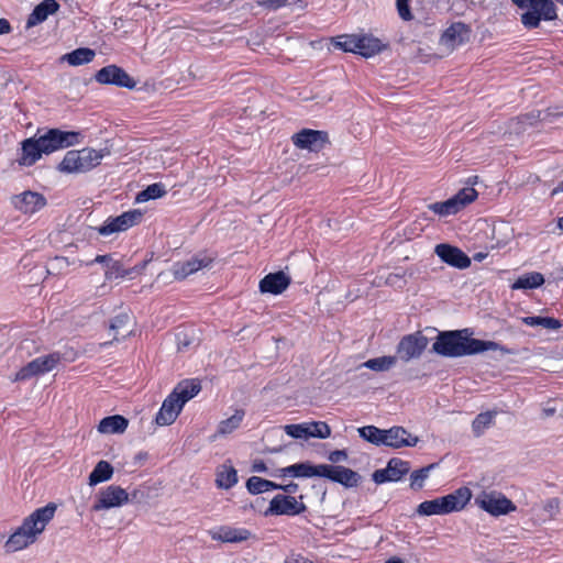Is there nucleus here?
<instances>
[{
  "label": "nucleus",
  "instance_id": "c9c22d12",
  "mask_svg": "<svg viewBox=\"0 0 563 563\" xmlns=\"http://www.w3.org/2000/svg\"><path fill=\"white\" fill-rule=\"evenodd\" d=\"M280 476H291V477H311V463L309 462H301L296 463L292 465H289L287 467L282 468Z\"/></svg>",
  "mask_w": 563,
  "mask_h": 563
},
{
  "label": "nucleus",
  "instance_id": "ea45409f",
  "mask_svg": "<svg viewBox=\"0 0 563 563\" xmlns=\"http://www.w3.org/2000/svg\"><path fill=\"white\" fill-rule=\"evenodd\" d=\"M429 209L441 217L456 214L460 211V209L456 206V201L452 197L446 199L445 201L429 205Z\"/></svg>",
  "mask_w": 563,
  "mask_h": 563
},
{
  "label": "nucleus",
  "instance_id": "37998d69",
  "mask_svg": "<svg viewBox=\"0 0 563 563\" xmlns=\"http://www.w3.org/2000/svg\"><path fill=\"white\" fill-rule=\"evenodd\" d=\"M477 191L472 187L462 188L452 198L456 201L460 211L477 198Z\"/></svg>",
  "mask_w": 563,
  "mask_h": 563
},
{
  "label": "nucleus",
  "instance_id": "39448f33",
  "mask_svg": "<svg viewBox=\"0 0 563 563\" xmlns=\"http://www.w3.org/2000/svg\"><path fill=\"white\" fill-rule=\"evenodd\" d=\"M521 10H526L520 22L527 30L538 29L541 21L558 20L556 5L551 0H510Z\"/></svg>",
  "mask_w": 563,
  "mask_h": 563
},
{
  "label": "nucleus",
  "instance_id": "2eb2a0df",
  "mask_svg": "<svg viewBox=\"0 0 563 563\" xmlns=\"http://www.w3.org/2000/svg\"><path fill=\"white\" fill-rule=\"evenodd\" d=\"M129 494L120 486L110 485L98 494V499L92 506L93 511L120 507L126 504Z\"/></svg>",
  "mask_w": 563,
  "mask_h": 563
},
{
  "label": "nucleus",
  "instance_id": "864d4df0",
  "mask_svg": "<svg viewBox=\"0 0 563 563\" xmlns=\"http://www.w3.org/2000/svg\"><path fill=\"white\" fill-rule=\"evenodd\" d=\"M409 1L410 0H396L398 14L404 21H410L413 18Z\"/></svg>",
  "mask_w": 563,
  "mask_h": 563
},
{
  "label": "nucleus",
  "instance_id": "a19ab883",
  "mask_svg": "<svg viewBox=\"0 0 563 563\" xmlns=\"http://www.w3.org/2000/svg\"><path fill=\"white\" fill-rule=\"evenodd\" d=\"M126 275V267L118 260L112 258L104 267L106 279H123Z\"/></svg>",
  "mask_w": 563,
  "mask_h": 563
},
{
  "label": "nucleus",
  "instance_id": "a211bd4d",
  "mask_svg": "<svg viewBox=\"0 0 563 563\" xmlns=\"http://www.w3.org/2000/svg\"><path fill=\"white\" fill-rule=\"evenodd\" d=\"M383 445L390 446L393 449H400L404 446H416L419 442L417 435H412L404 427L395 426L384 432Z\"/></svg>",
  "mask_w": 563,
  "mask_h": 563
},
{
  "label": "nucleus",
  "instance_id": "8fccbe9b",
  "mask_svg": "<svg viewBox=\"0 0 563 563\" xmlns=\"http://www.w3.org/2000/svg\"><path fill=\"white\" fill-rule=\"evenodd\" d=\"M332 471H334V465H330V464L313 465V464H311V477L318 476V477H324L327 479H330V476H332Z\"/></svg>",
  "mask_w": 563,
  "mask_h": 563
},
{
  "label": "nucleus",
  "instance_id": "4c0bfd02",
  "mask_svg": "<svg viewBox=\"0 0 563 563\" xmlns=\"http://www.w3.org/2000/svg\"><path fill=\"white\" fill-rule=\"evenodd\" d=\"M131 321L130 316L126 312L119 313L110 322V330L114 332L113 340L110 342L100 343V347H106L113 341H119V334L121 330H124Z\"/></svg>",
  "mask_w": 563,
  "mask_h": 563
},
{
  "label": "nucleus",
  "instance_id": "774afa93",
  "mask_svg": "<svg viewBox=\"0 0 563 563\" xmlns=\"http://www.w3.org/2000/svg\"><path fill=\"white\" fill-rule=\"evenodd\" d=\"M113 257L109 254L107 255H98L96 258H95V262L96 263H101L103 265V267H106L108 265V263L112 260Z\"/></svg>",
  "mask_w": 563,
  "mask_h": 563
},
{
  "label": "nucleus",
  "instance_id": "bb28decb",
  "mask_svg": "<svg viewBox=\"0 0 563 563\" xmlns=\"http://www.w3.org/2000/svg\"><path fill=\"white\" fill-rule=\"evenodd\" d=\"M129 426V420L121 415L108 416L101 419L98 426L100 433L115 434L123 433Z\"/></svg>",
  "mask_w": 563,
  "mask_h": 563
},
{
  "label": "nucleus",
  "instance_id": "dca6fc26",
  "mask_svg": "<svg viewBox=\"0 0 563 563\" xmlns=\"http://www.w3.org/2000/svg\"><path fill=\"white\" fill-rule=\"evenodd\" d=\"M434 253L439 258L455 268L464 269L471 265V258L460 247L449 243H440L435 246Z\"/></svg>",
  "mask_w": 563,
  "mask_h": 563
},
{
  "label": "nucleus",
  "instance_id": "393cba45",
  "mask_svg": "<svg viewBox=\"0 0 563 563\" xmlns=\"http://www.w3.org/2000/svg\"><path fill=\"white\" fill-rule=\"evenodd\" d=\"M201 390V385L197 379H184L177 384L170 395L177 402L184 407L187 401L194 398Z\"/></svg>",
  "mask_w": 563,
  "mask_h": 563
},
{
  "label": "nucleus",
  "instance_id": "6ab92c4d",
  "mask_svg": "<svg viewBox=\"0 0 563 563\" xmlns=\"http://www.w3.org/2000/svg\"><path fill=\"white\" fill-rule=\"evenodd\" d=\"M213 260L214 258L206 252L195 254L188 261L175 264V277L180 279L186 278L202 268L209 267Z\"/></svg>",
  "mask_w": 563,
  "mask_h": 563
},
{
  "label": "nucleus",
  "instance_id": "f257e3e1",
  "mask_svg": "<svg viewBox=\"0 0 563 563\" xmlns=\"http://www.w3.org/2000/svg\"><path fill=\"white\" fill-rule=\"evenodd\" d=\"M468 329L440 332L432 345V351L444 357H462L476 355L486 351H500L508 354L509 350L495 341L471 338Z\"/></svg>",
  "mask_w": 563,
  "mask_h": 563
},
{
  "label": "nucleus",
  "instance_id": "13d9d810",
  "mask_svg": "<svg viewBox=\"0 0 563 563\" xmlns=\"http://www.w3.org/2000/svg\"><path fill=\"white\" fill-rule=\"evenodd\" d=\"M514 282H545L541 273L532 272L523 274L514 279Z\"/></svg>",
  "mask_w": 563,
  "mask_h": 563
},
{
  "label": "nucleus",
  "instance_id": "7c9ffc66",
  "mask_svg": "<svg viewBox=\"0 0 563 563\" xmlns=\"http://www.w3.org/2000/svg\"><path fill=\"white\" fill-rule=\"evenodd\" d=\"M178 351H186L199 343L192 328L179 329L175 335Z\"/></svg>",
  "mask_w": 563,
  "mask_h": 563
},
{
  "label": "nucleus",
  "instance_id": "c85d7f7f",
  "mask_svg": "<svg viewBox=\"0 0 563 563\" xmlns=\"http://www.w3.org/2000/svg\"><path fill=\"white\" fill-rule=\"evenodd\" d=\"M217 486L222 489H230L238 483V472L232 465L223 464L217 472Z\"/></svg>",
  "mask_w": 563,
  "mask_h": 563
},
{
  "label": "nucleus",
  "instance_id": "e433bc0d",
  "mask_svg": "<svg viewBox=\"0 0 563 563\" xmlns=\"http://www.w3.org/2000/svg\"><path fill=\"white\" fill-rule=\"evenodd\" d=\"M496 411H486L478 413L472 422L474 435L479 437L493 423Z\"/></svg>",
  "mask_w": 563,
  "mask_h": 563
},
{
  "label": "nucleus",
  "instance_id": "7ed1b4c3",
  "mask_svg": "<svg viewBox=\"0 0 563 563\" xmlns=\"http://www.w3.org/2000/svg\"><path fill=\"white\" fill-rule=\"evenodd\" d=\"M55 511L56 505L53 503L34 510L7 540L4 544L7 552H16L35 542L36 537L53 519Z\"/></svg>",
  "mask_w": 563,
  "mask_h": 563
},
{
  "label": "nucleus",
  "instance_id": "49530a36",
  "mask_svg": "<svg viewBox=\"0 0 563 563\" xmlns=\"http://www.w3.org/2000/svg\"><path fill=\"white\" fill-rule=\"evenodd\" d=\"M563 115V112L560 113H553L550 109L545 111H531L525 115L521 117V122L527 123L529 125H533L534 122L540 120H548L550 117H561Z\"/></svg>",
  "mask_w": 563,
  "mask_h": 563
},
{
  "label": "nucleus",
  "instance_id": "603ef678",
  "mask_svg": "<svg viewBox=\"0 0 563 563\" xmlns=\"http://www.w3.org/2000/svg\"><path fill=\"white\" fill-rule=\"evenodd\" d=\"M260 285V291L262 294H273V295H280L283 294L289 284H258Z\"/></svg>",
  "mask_w": 563,
  "mask_h": 563
},
{
  "label": "nucleus",
  "instance_id": "f8f14e48",
  "mask_svg": "<svg viewBox=\"0 0 563 563\" xmlns=\"http://www.w3.org/2000/svg\"><path fill=\"white\" fill-rule=\"evenodd\" d=\"M307 507L289 495H276L265 510V516H296L305 512Z\"/></svg>",
  "mask_w": 563,
  "mask_h": 563
},
{
  "label": "nucleus",
  "instance_id": "e2e57ef3",
  "mask_svg": "<svg viewBox=\"0 0 563 563\" xmlns=\"http://www.w3.org/2000/svg\"><path fill=\"white\" fill-rule=\"evenodd\" d=\"M285 563H311L307 559H305L301 554H292L289 559L285 561Z\"/></svg>",
  "mask_w": 563,
  "mask_h": 563
},
{
  "label": "nucleus",
  "instance_id": "3c124183",
  "mask_svg": "<svg viewBox=\"0 0 563 563\" xmlns=\"http://www.w3.org/2000/svg\"><path fill=\"white\" fill-rule=\"evenodd\" d=\"M255 3L267 11H277L278 9L287 5L289 0H256Z\"/></svg>",
  "mask_w": 563,
  "mask_h": 563
},
{
  "label": "nucleus",
  "instance_id": "a18cd8bd",
  "mask_svg": "<svg viewBox=\"0 0 563 563\" xmlns=\"http://www.w3.org/2000/svg\"><path fill=\"white\" fill-rule=\"evenodd\" d=\"M284 431L287 435L294 439H310V431L308 428V422L296 423V424H286L284 426Z\"/></svg>",
  "mask_w": 563,
  "mask_h": 563
},
{
  "label": "nucleus",
  "instance_id": "4468645a",
  "mask_svg": "<svg viewBox=\"0 0 563 563\" xmlns=\"http://www.w3.org/2000/svg\"><path fill=\"white\" fill-rule=\"evenodd\" d=\"M410 471V463L398 457H393L388 461L385 468L376 470L372 474V479L376 484H384L386 482H398Z\"/></svg>",
  "mask_w": 563,
  "mask_h": 563
},
{
  "label": "nucleus",
  "instance_id": "052dcab7",
  "mask_svg": "<svg viewBox=\"0 0 563 563\" xmlns=\"http://www.w3.org/2000/svg\"><path fill=\"white\" fill-rule=\"evenodd\" d=\"M35 345V341L32 339H25L21 342L20 349L25 351L27 354H31V349Z\"/></svg>",
  "mask_w": 563,
  "mask_h": 563
},
{
  "label": "nucleus",
  "instance_id": "473e14b6",
  "mask_svg": "<svg viewBox=\"0 0 563 563\" xmlns=\"http://www.w3.org/2000/svg\"><path fill=\"white\" fill-rule=\"evenodd\" d=\"M358 435L365 441L375 444L383 445L385 430L379 429L375 426H365L357 429Z\"/></svg>",
  "mask_w": 563,
  "mask_h": 563
},
{
  "label": "nucleus",
  "instance_id": "79ce46f5",
  "mask_svg": "<svg viewBox=\"0 0 563 563\" xmlns=\"http://www.w3.org/2000/svg\"><path fill=\"white\" fill-rule=\"evenodd\" d=\"M437 464L432 463L412 472L410 475V487L415 490L421 489L424 485V481L429 477L430 471Z\"/></svg>",
  "mask_w": 563,
  "mask_h": 563
},
{
  "label": "nucleus",
  "instance_id": "a878e982",
  "mask_svg": "<svg viewBox=\"0 0 563 563\" xmlns=\"http://www.w3.org/2000/svg\"><path fill=\"white\" fill-rule=\"evenodd\" d=\"M361 479L362 476L357 472L341 465H334V471H332V476H330V481L341 484L346 488L356 487Z\"/></svg>",
  "mask_w": 563,
  "mask_h": 563
},
{
  "label": "nucleus",
  "instance_id": "f3484780",
  "mask_svg": "<svg viewBox=\"0 0 563 563\" xmlns=\"http://www.w3.org/2000/svg\"><path fill=\"white\" fill-rule=\"evenodd\" d=\"M11 201L15 209L30 214L35 213L46 205V199L42 194L31 190L14 195Z\"/></svg>",
  "mask_w": 563,
  "mask_h": 563
},
{
  "label": "nucleus",
  "instance_id": "412c9836",
  "mask_svg": "<svg viewBox=\"0 0 563 563\" xmlns=\"http://www.w3.org/2000/svg\"><path fill=\"white\" fill-rule=\"evenodd\" d=\"M58 9L59 3L56 0H43L35 5L33 11L30 13L26 20V29H31L44 22L48 15L56 13Z\"/></svg>",
  "mask_w": 563,
  "mask_h": 563
},
{
  "label": "nucleus",
  "instance_id": "69168bd1",
  "mask_svg": "<svg viewBox=\"0 0 563 563\" xmlns=\"http://www.w3.org/2000/svg\"><path fill=\"white\" fill-rule=\"evenodd\" d=\"M299 486L297 483L290 482L289 484L283 485L282 490L287 494H295L298 490Z\"/></svg>",
  "mask_w": 563,
  "mask_h": 563
},
{
  "label": "nucleus",
  "instance_id": "aec40b11",
  "mask_svg": "<svg viewBox=\"0 0 563 563\" xmlns=\"http://www.w3.org/2000/svg\"><path fill=\"white\" fill-rule=\"evenodd\" d=\"M354 48L355 54L369 58L385 49L386 45L371 34H356Z\"/></svg>",
  "mask_w": 563,
  "mask_h": 563
},
{
  "label": "nucleus",
  "instance_id": "5701e85b",
  "mask_svg": "<svg viewBox=\"0 0 563 563\" xmlns=\"http://www.w3.org/2000/svg\"><path fill=\"white\" fill-rule=\"evenodd\" d=\"M181 409L183 407L169 394L163 401L162 407L155 417V422L158 426H169L176 420Z\"/></svg>",
  "mask_w": 563,
  "mask_h": 563
},
{
  "label": "nucleus",
  "instance_id": "bf43d9fd",
  "mask_svg": "<svg viewBox=\"0 0 563 563\" xmlns=\"http://www.w3.org/2000/svg\"><path fill=\"white\" fill-rule=\"evenodd\" d=\"M328 460L333 463H340L347 460V452L345 450H334L329 453Z\"/></svg>",
  "mask_w": 563,
  "mask_h": 563
},
{
  "label": "nucleus",
  "instance_id": "423d86ee",
  "mask_svg": "<svg viewBox=\"0 0 563 563\" xmlns=\"http://www.w3.org/2000/svg\"><path fill=\"white\" fill-rule=\"evenodd\" d=\"M103 157L101 152L93 148L71 150L66 153L58 165L62 173H86L98 166Z\"/></svg>",
  "mask_w": 563,
  "mask_h": 563
},
{
  "label": "nucleus",
  "instance_id": "5fc2aeb1",
  "mask_svg": "<svg viewBox=\"0 0 563 563\" xmlns=\"http://www.w3.org/2000/svg\"><path fill=\"white\" fill-rule=\"evenodd\" d=\"M260 282H291V276L285 271H277L267 274Z\"/></svg>",
  "mask_w": 563,
  "mask_h": 563
},
{
  "label": "nucleus",
  "instance_id": "c03bdc74",
  "mask_svg": "<svg viewBox=\"0 0 563 563\" xmlns=\"http://www.w3.org/2000/svg\"><path fill=\"white\" fill-rule=\"evenodd\" d=\"M355 35L356 34L338 35L332 38V45L334 48L355 54V48H354Z\"/></svg>",
  "mask_w": 563,
  "mask_h": 563
},
{
  "label": "nucleus",
  "instance_id": "4d7b16f0",
  "mask_svg": "<svg viewBox=\"0 0 563 563\" xmlns=\"http://www.w3.org/2000/svg\"><path fill=\"white\" fill-rule=\"evenodd\" d=\"M560 501L558 498L548 499L544 503L543 509L550 517H554L559 512Z\"/></svg>",
  "mask_w": 563,
  "mask_h": 563
},
{
  "label": "nucleus",
  "instance_id": "0eeeda50",
  "mask_svg": "<svg viewBox=\"0 0 563 563\" xmlns=\"http://www.w3.org/2000/svg\"><path fill=\"white\" fill-rule=\"evenodd\" d=\"M143 213L139 209H133L121 213L114 218H108L102 225L98 228L100 235L108 236L117 232H123L139 224Z\"/></svg>",
  "mask_w": 563,
  "mask_h": 563
},
{
  "label": "nucleus",
  "instance_id": "6e6552de",
  "mask_svg": "<svg viewBox=\"0 0 563 563\" xmlns=\"http://www.w3.org/2000/svg\"><path fill=\"white\" fill-rule=\"evenodd\" d=\"M428 339L421 332L407 334L399 341L396 352L397 357L404 362L419 358L427 349Z\"/></svg>",
  "mask_w": 563,
  "mask_h": 563
},
{
  "label": "nucleus",
  "instance_id": "1a4fd4ad",
  "mask_svg": "<svg viewBox=\"0 0 563 563\" xmlns=\"http://www.w3.org/2000/svg\"><path fill=\"white\" fill-rule=\"evenodd\" d=\"M60 358L62 356L58 352L36 357L15 374V380H25L33 376L45 374L55 368Z\"/></svg>",
  "mask_w": 563,
  "mask_h": 563
},
{
  "label": "nucleus",
  "instance_id": "de8ad7c7",
  "mask_svg": "<svg viewBox=\"0 0 563 563\" xmlns=\"http://www.w3.org/2000/svg\"><path fill=\"white\" fill-rule=\"evenodd\" d=\"M308 428L310 431V438L317 439H327L331 435V428L327 422L323 421H312L308 422Z\"/></svg>",
  "mask_w": 563,
  "mask_h": 563
},
{
  "label": "nucleus",
  "instance_id": "9d476101",
  "mask_svg": "<svg viewBox=\"0 0 563 563\" xmlns=\"http://www.w3.org/2000/svg\"><path fill=\"white\" fill-rule=\"evenodd\" d=\"M476 504L492 516L498 517L516 510V505L506 496L496 493H483Z\"/></svg>",
  "mask_w": 563,
  "mask_h": 563
},
{
  "label": "nucleus",
  "instance_id": "58836bf2",
  "mask_svg": "<svg viewBox=\"0 0 563 563\" xmlns=\"http://www.w3.org/2000/svg\"><path fill=\"white\" fill-rule=\"evenodd\" d=\"M523 323L530 327H542L545 329L556 330L562 327L560 320L552 317L533 316L523 318Z\"/></svg>",
  "mask_w": 563,
  "mask_h": 563
},
{
  "label": "nucleus",
  "instance_id": "ddd939ff",
  "mask_svg": "<svg viewBox=\"0 0 563 563\" xmlns=\"http://www.w3.org/2000/svg\"><path fill=\"white\" fill-rule=\"evenodd\" d=\"M291 141L298 148L319 152L329 143V135L325 131L302 129L291 136Z\"/></svg>",
  "mask_w": 563,
  "mask_h": 563
},
{
  "label": "nucleus",
  "instance_id": "f704fd0d",
  "mask_svg": "<svg viewBox=\"0 0 563 563\" xmlns=\"http://www.w3.org/2000/svg\"><path fill=\"white\" fill-rule=\"evenodd\" d=\"M244 411L235 410V412L228 419L222 420L219 426L217 433L220 435L230 434L235 429H238L243 420Z\"/></svg>",
  "mask_w": 563,
  "mask_h": 563
},
{
  "label": "nucleus",
  "instance_id": "72a5a7b5",
  "mask_svg": "<svg viewBox=\"0 0 563 563\" xmlns=\"http://www.w3.org/2000/svg\"><path fill=\"white\" fill-rule=\"evenodd\" d=\"M165 186L162 183H155L152 185H148L145 189L140 191L136 196L137 202H146L148 200H154L162 198L166 195Z\"/></svg>",
  "mask_w": 563,
  "mask_h": 563
},
{
  "label": "nucleus",
  "instance_id": "2f4dec72",
  "mask_svg": "<svg viewBox=\"0 0 563 563\" xmlns=\"http://www.w3.org/2000/svg\"><path fill=\"white\" fill-rule=\"evenodd\" d=\"M397 362V356L385 355L380 357L369 358L362 366L374 372H386L390 369Z\"/></svg>",
  "mask_w": 563,
  "mask_h": 563
},
{
  "label": "nucleus",
  "instance_id": "6e6d98bb",
  "mask_svg": "<svg viewBox=\"0 0 563 563\" xmlns=\"http://www.w3.org/2000/svg\"><path fill=\"white\" fill-rule=\"evenodd\" d=\"M150 260H143L140 264L134 265L133 267H126V273L130 275H126L125 278L128 279H134L139 277L142 273V271L146 267V265L150 263Z\"/></svg>",
  "mask_w": 563,
  "mask_h": 563
},
{
  "label": "nucleus",
  "instance_id": "338daca9",
  "mask_svg": "<svg viewBox=\"0 0 563 563\" xmlns=\"http://www.w3.org/2000/svg\"><path fill=\"white\" fill-rule=\"evenodd\" d=\"M252 471H253V472L263 473V472H266V471H267V467H266V464H265L263 461H256V462L252 465Z\"/></svg>",
  "mask_w": 563,
  "mask_h": 563
},
{
  "label": "nucleus",
  "instance_id": "c756f323",
  "mask_svg": "<svg viewBox=\"0 0 563 563\" xmlns=\"http://www.w3.org/2000/svg\"><path fill=\"white\" fill-rule=\"evenodd\" d=\"M113 475V467L107 461H99L92 472L89 474L88 481L90 486L109 481Z\"/></svg>",
  "mask_w": 563,
  "mask_h": 563
},
{
  "label": "nucleus",
  "instance_id": "cd10ccee",
  "mask_svg": "<svg viewBox=\"0 0 563 563\" xmlns=\"http://www.w3.org/2000/svg\"><path fill=\"white\" fill-rule=\"evenodd\" d=\"M96 53L89 47H79L67 54H64L60 59L67 62L70 66H80L90 63Z\"/></svg>",
  "mask_w": 563,
  "mask_h": 563
},
{
  "label": "nucleus",
  "instance_id": "9b49d317",
  "mask_svg": "<svg viewBox=\"0 0 563 563\" xmlns=\"http://www.w3.org/2000/svg\"><path fill=\"white\" fill-rule=\"evenodd\" d=\"M95 79L102 85H113L126 89H134L136 81L123 68L117 65H108L99 69Z\"/></svg>",
  "mask_w": 563,
  "mask_h": 563
},
{
  "label": "nucleus",
  "instance_id": "f03ea898",
  "mask_svg": "<svg viewBox=\"0 0 563 563\" xmlns=\"http://www.w3.org/2000/svg\"><path fill=\"white\" fill-rule=\"evenodd\" d=\"M79 137V132L49 129L40 137L25 139L21 143V155L18 163L21 166H32L43 154L48 155L78 144Z\"/></svg>",
  "mask_w": 563,
  "mask_h": 563
},
{
  "label": "nucleus",
  "instance_id": "4be33fe9",
  "mask_svg": "<svg viewBox=\"0 0 563 563\" xmlns=\"http://www.w3.org/2000/svg\"><path fill=\"white\" fill-rule=\"evenodd\" d=\"M212 540L221 542L238 543L246 541L252 536L251 531L244 528L220 527L217 531H210Z\"/></svg>",
  "mask_w": 563,
  "mask_h": 563
},
{
  "label": "nucleus",
  "instance_id": "20e7f679",
  "mask_svg": "<svg viewBox=\"0 0 563 563\" xmlns=\"http://www.w3.org/2000/svg\"><path fill=\"white\" fill-rule=\"evenodd\" d=\"M472 492L467 487H460L451 494L426 500L419 504L417 514L420 516L445 515L462 510L471 500Z\"/></svg>",
  "mask_w": 563,
  "mask_h": 563
},
{
  "label": "nucleus",
  "instance_id": "680f3d73",
  "mask_svg": "<svg viewBox=\"0 0 563 563\" xmlns=\"http://www.w3.org/2000/svg\"><path fill=\"white\" fill-rule=\"evenodd\" d=\"M12 31L11 24L7 19H0V35L8 34Z\"/></svg>",
  "mask_w": 563,
  "mask_h": 563
},
{
  "label": "nucleus",
  "instance_id": "09e8293b",
  "mask_svg": "<svg viewBox=\"0 0 563 563\" xmlns=\"http://www.w3.org/2000/svg\"><path fill=\"white\" fill-rule=\"evenodd\" d=\"M266 479L258 477V476H252L246 482V488L250 494L258 495L266 492Z\"/></svg>",
  "mask_w": 563,
  "mask_h": 563
},
{
  "label": "nucleus",
  "instance_id": "b1692460",
  "mask_svg": "<svg viewBox=\"0 0 563 563\" xmlns=\"http://www.w3.org/2000/svg\"><path fill=\"white\" fill-rule=\"evenodd\" d=\"M470 29L462 22L451 24L441 35V43L454 47L468 40Z\"/></svg>",
  "mask_w": 563,
  "mask_h": 563
},
{
  "label": "nucleus",
  "instance_id": "0e129e2a",
  "mask_svg": "<svg viewBox=\"0 0 563 563\" xmlns=\"http://www.w3.org/2000/svg\"><path fill=\"white\" fill-rule=\"evenodd\" d=\"M543 284H511L512 289H534Z\"/></svg>",
  "mask_w": 563,
  "mask_h": 563
}]
</instances>
